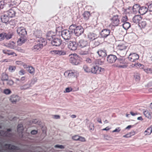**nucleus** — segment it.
I'll return each instance as SVG.
<instances>
[{"mask_svg": "<svg viewBox=\"0 0 152 152\" xmlns=\"http://www.w3.org/2000/svg\"><path fill=\"white\" fill-rule=\"evenodd\" d=\"M20 97L15 94L12 95L10 97V100L12 103H15L20 100Z\"/></svg>", "mask_w": 152, "mask_h": 152, "instance_id": "f3484780", "label": "nucleus"}, {"mask_svg": "<svg viewBox=\"0 0 152 152\" xmlns=\"http://www.w3.org/2000/svg\"><path fill=\"white\" fill-rule=\"evenodd\" d=\"M8 2L11 5H13L19 4L20 0H9Z\"/></svg>", "mask_w": 152, "mask_h": 152, "instance_id": "a19ab883", "label": "nucleus"}, {"mask_svg": "<svg viewBox=\"0 0 152 152\" xmlns=\"http://www.w3.org/2000/svg\"><path fill=\"white\" fill-rule=\"evenodd\" d=\"M55 148H58L60 149H63L64 148V146L62 145H56L54 146Z\"/></svg>", "mask_w": 152, "mask_h": 152, "instance_id": "864d4df0", "label": "nucleus"}, {"mask_svg": "<svg viewBox=\"0 0 152 152\" xmlns=\"http://www.w3.org/2000/svg\"><path fill=\"white\" fill-rule=\"evenodd\" d=\"M104 69L98 66H94L91 69V72L94 74H99L104 72Z\"/></svg>", "mask_w": 152, "mask_h": 152, "instance_id": "7ed1b4c3", "label": "nucleus"}, {"mask_svg": "<svg viewBox=\"0 0 152 152\" xmlns=\"http://www.w3.org/2000/svg\"><path fill=\"white\" fill-rule=\"evenodd\" d=\"M117 59L116 56L110 55L108 56L107 58V62L110 64H112L115 62Z\"/></svg>", "mask_w": 152, "mask_h": 152, "instance_id": "f8f14e48", "label": "nucleus"}, {"mask_svg": "<svg viewBox=\"0 0 152 152\" xmlns=\"http://www.w3.org/2000/svg\"><path fill=\"white\" fill-rule=\"evenodd\" d=\"M147 11V9L146 7H143L140 8L139 13L141 15H143L145 14Z\"/></svg>", "mask_w": 152, "mask_h": 152, "instance_id": "7c9ffc66", "label": "nucleus"}, {"mask_svg": "<svg viewBox=\"0 0 152 152\" xmlns=\"http://www.w3.org/2000/svg\"><path fill=\"white\" fill-rule=\"evenodd\" d=\"M83 18L85 20H88L89 19L91 15L89 12H84L83 14Z\"/></svg>", "mask_w": 152, "mask_h": 152, "instance_id": "e433bc0d", "label": "nucleus"}, {"mask_svg": "<svg viewBox=\"0 0 152 152\" xmlns=\"http://www.w3.org/2000/svg\"><path fill=\"white\" fill-rule=\"evenodd\" d=\"M61 36L65 40L69 39L71 35L69 31L68 30H64L61 31Z\"/></svg>", "mask_w": 152, "mask_h": 152, "instance_id": "0eeeda50", "label": "nucleus"}, {"mask_svg": "<svg viewBox=\"0 0 152 152\" xmlns=\"http://www.w3.org/2000/svg\"><path fill=\"white\" fill-rule=\"evenodd\" d=\"M16 68L15 66L10 65L9 66L8 70L10 72L12 73L15 72Z\"/></svg>", "mask_w": 152, "mask_h": 152, "instance_id": "37998d69", "label": "nucleus"}, {"mask_svg": "<svg viewBox=\"0 0 152 152\" xmlns=\"http://www.w3.org/2000/svg\"><path fill=\"white\" fill-rule=\"evenodd\" d=\"M28 71L31 74H34L35 72V69L34 68L31 66H28L27 69Z\"/></svg>", "mask_w": 152, "mask_h": 152, "instance_id": "4c0bfd02", "label": "nucleus"}, {"mask_svg": "<svg viewBox=\"0 0 152 152\" xmlns=\"http://www.w3.org/2000/svg\"><path fill=\"white\" fill-rule=\"evenodd\" d=\"M152 132V126L148 128L145 131L144 134L145 135H149Z\"/></svg>", "mask_w": 152, "mask_h": 152, "instance_id": "bb28decb", "label": "nucleus"}, {"mask_svg": "<svg viewBox=\"0 0 152 152\" xmlns=\"http://www.w3.org/2000/svg\"><path fill=\"white\" fill-rule=\"evenodd\" d=\"M15 64L17 65H22L23 64V62L21 61H15Z\"/></svg>", "mask_w": 152, "mask_h": 152, "instance_id": "0e129e2a", "label": "nucleus"}, {"mask_svg": "<svg viewBox=\"0 0 152 152\" xmlns=\"http://www.w3.org/2000/svg\"><path fill=\"white\" fill-rule=\"evenodd\" d=\"M72 88L71 87H67L65 89V91H64V93H69L72 91Z\"/></svg>", "mask_w": 152, "mask_h": 152, "instance_id": "09e8293b", "label": "nucleus"}, {"mask_svg": "<svg viewBox=\"0 0 152 152\" xmlns=\"http://www.w3.org/2000/svg\"><path fill=\"white\" fill-rule=\"evenodd\" d=\"M15 49L18 52L20 53H24V50L22 49L20 47H17L16 48H15Z\"/></svg>", "mask_w": 152, "mask_h": 152, "instance_id": "603ef678", "label": "nucleus"}, {"mask_svg": "<svg viewBox=\"0 0 152 152\" xmlns=\"http://www.w3.org/2000/svg\"><path fill=\"white\" fill-rule=\"evenodd\" d=\"M113 66L114 67H117L120 68H126L127 66V64L123 60H118L117 64H113Z\"/></svg>", "mask_w": 152, "mask_h": 152, "instance_id": "39448f33", "label": "nucleus"}, {"mask_svg": "<svg viewBox=\"0 0 152 152\" xmlns=\"http://www.w3.org/2000/svg\"><path fill=\"white\" fill-rule=\"evenodd\" d=\"M70 31L72 32H73L77 36H79L83 34L84 32L83 28L80 26H76L74 25H71L69 27Z\"/></svg>", "mask_w": 152, "mask_h": 152, "instance_id": "f257e3e1", "label": "nucleus"}, {"mask_svg": "<svg viewBox=\"0 0 152 152\" xmlns=\"http://www.w3.org/2000/svg\"><path fill=\"white\" fill-rule=\"evenodd\" d=\"M146 23L145 21H142L139 23L138 25L141 28H144L146 26Z\"/></svg>", "mask_w": 152, "mask_h": 152, "instance_id": "58836bf2", "label": "nucleus"}, {"mask_svg": "<svg viewBox=\"0 0 152 152\" xmlns=\"http://www.w3.org/2000/svg\"><path fill=\"white\" fill-rule=\"evenodd\" d=\"M25 71L22 69H21L18 72L19 75L20 76L23 75L25 74Z\"/></svg>", "mask_w": 152, "mask_h": 152, "instance_id": "6e6d98bb", "label": "nucleus"}, {"mask_svg": "<svg viewBox=\"0 0 152 152\" xmlns=\"http://www.w3.org/2000/svg\"><path fill=\"white\" fill-rule=\"evenodd\" d=\"M110 33V31L109 30L104 29L101 32V34L103 37H106L108 36Z\"/></svg>", "mask_w": 152, "mask_h": 152, "instance_id": "5701e85b", "label": "nucleus"}, {"mask_svg": "<svg viewBox=\"0 0 152 152\" xmlns=\"http://www.w3.org/2000/svg\"><path fill=\"white\" fill-rule=\"evenodd\" d=\"M127 47V44L124 40L118 41L117 48L118 50H124L126 49Z\"/></svg>", "mask_w": 152, "mask_h": 152, "instance_id": "423d86ee", "label": "nucleus"}, {"mask_svg": "<svg viewBox=\"0 0 152 152\" xmlns=\"http://www.w3.org/2000/svg\"><path fill=\"white\" fill-rule=\"evenodd\" d=\"M121 130V129L120 127L116 128L114 130L112 131V132H117L119 133Z\"/></svg>", "mask_w": 152, "mask_h": 152, "instance_id": "680f3d73", "label": "nucleus"}, {"mask_svg": "<svg viewBox=\"0 0 152 152\" xmlns=\"http://www.w3.org/2000/svg\"><path fill=\"white\" fill-rule=\"evenodd\" d=\"M7 81V84L9 86H11L13 85L14 82L13 80L11 79L8 80Z\"/></svg>", "mask_w": 152, "mask_h": 152, "instance_id": "de8ad7c7", "label": "nucleus"}, {"mask_svg": "<svg viewBox=\"0 0 152 152\" xmlns=\"http://www.w3.org/2000/svg\"><path fill=\"white\" fill-rule=\"evenodd\" d=\"M71 70H67L64 73V75L67 79L70 80Z\"/></svg>", "mask_w": 152, "mask_h": 152, "instance_id": "2f4dec72", "label": "nucleus"}, {"mask_svg": "<svg viewBox=\"0 0 152 152\" xmlns=\"http://www.w3.org/2000/svg\"><path fill=\"white\" fill-rule=\"evenodd\" d=\"M5 37H6L7 39H10L12 37V35L10 34H5Z\"/></svg>", "mask_w": 152, "mask_h": 152, "instance_id": "338daca9", "label": "nucleus"}, {"mask_svg": "<svg viewBox=\"0 0 152 152\" xmlns=\"http://www.w3.org/2000/svg\"><path fill=\"white\" fill-rule=\"evenodd\" d=\"M5 36V33H2L0 34V41H1L4 39Z\"/></svg>", "mask_w": 152, "mask_h": 152, "instance_id": "bf43d9fd", "label": "nucleus"}, {"mask_svg": "<svg viewBox=\"0 0 152 152\" xmlns=\"http://www.w3.org/2000/svg\"><path fill=\"white\" fill-rule=\"evenodd\" d=\"M79 46L81 48L88 47L89 44L87 41L84 39H81L79 42Z\"/></svg>", "mask_w": 152, "mask_h": 152, "instance_id": "2eb2a0df", "label": "nucleus"}, {"mask_svg": "<svg viewBox=\"0 0 152 152\" xmlns=\"http://www.w3.org/2000/svg\"><path fill=\"white\" fill-rule=\"evenodd\" d=\"M47 38L49 40H51L56 37V33L52 31L48 32L47 34Z\"/></svg>", "mask_w": 152, "mask_h": 152, "instance_id": "4468645a", "label": "nucleus"}, {"mask_svg": "<svg viewBox=\"0 0 152 152\" xmlns=\"http://www.w3.org/2000/svg\"><path fill=\"white\" fill-rule=\"evenodd\" d=\"M83 68L84 72L86 73H89L91 72V69H90L89 67L86 65H84L83 66Z\"/></svg>", "mask_w": 152, "mask_h": 152, "instance_id": "f704fd0d", "label": "nucleus"}, {"mask_svg": "<svg viewBox=\"0 0 152 152\" xmlns=\"http://www.w3.org/2000/svg\"><path fill=\"white\" fill-rule=\"evenodd\" d=\"M78 141L82 142H84L86 141V139L84 137L79 136Z\"/></svg>", "mask_w": 152, "mask_h": 152, "instance_id": "69168bd1", "label": "nucleus"}, {"mask_svg": "<svg viewBox=\"0 0 152 152\" xmlns=\"http://www.w3.org/2000/svg\"><path fill=\"white\" fill-rule=\"evenodd\" d=\"M112 25L113 26H117L119 22V20L117 16H113L110 19Z\"/></svg>", "mask_w": 152, "mask_h": 152, "instance_id": "9b49d317", "label": "nucleus"}, {"mask_svg": "<svg viewBox=\"0 0 152 152\" xmlns=\"http://www.w3.org/2000/svg\"><path fill=\"white\" fill-rule=\"evenodd\" d=\"M3 93L7 95H9L11 93V90L9 89H4L3 91Z\"/></svg>", "mask_w": 152, "mask_h": 152, "instance_id": "49530a36", "label": "nucleus"}, {"mask_svg": "<svg viewBox=\"0 0 152 152\" xmlns=\"http://www.w3.org/2000/svg\"><path fill=\"white\" fill-rule=\"evenodd\" d=\"M85 61L88 64H90L91 63L93 64V63L92 60L88 58H86Z\"/></svg>", "mask_w": 152, "mask_h": 152, "instance_id": "3c124183", "label": "nucleus"}, {"mask_svg": "<svg viewBox=\"0 0 152 152\" xmlns=\"http://www.w3.org/2000/svg\"><path fill=\"white\" fill-rule=\"evenodd\" d=\"M127 20V18L126 16H125L123 17L121 20L122 22H126V21Z\"/></svg>", "mask_w": 152, "mask_h": 152, "instance_id": "774afa93", "label": "nucleus"}, {"mask_svg": "<svg viewBox=\"0 0 152 152\" xmlns=\"http://www.w3.org/2000/svg\"><path fill=\"white\" fill-rule=\"evenodd\" d=\"M18 131L19 132H22L23 130V127L22 124H19L18 126Z\"/></svg>", "mask_w": 152, "mask_h": 152, "instance_id": "5fc2aeb1", "label": "nucleus"}, {"mask_svg": "<svg viewBox=\"0 0 152 152\" xmlns=\"http://www.w3.org/2000/svg\"><path fill=\"white\" fill-rule=\"evenodd\" d=\"M139 58V55L135 53H131L128 56L129 60L132 62H134L136 60L138 59Z\"/></svg>", "mask_w": 152, "mask_h": 152, "instance_id": "1a4fd4ad", "label": "nucleus"}, {"mask_svg": "<svg viewBox=\"0 0 152 152\" xmlns=\"http://www.w3.org/2000/svg\"><path fill=\"white\" fill-rule=\"evenodd\" d=\"M86 125L91 130H93L94 128V124L90 122L88 119H86L85 121Z\"/></svg>", "mask_w": 152, "mask_h": 152, "instance_id": "6ab92c4d", "label": "nucleus"}, {"mask_svg": "<svg viewBox=\"0 0 152 152\" xmlns=\"http://www.w3.org/2000/svg\"><path fill=\"white\" fill-rule=\"evenodd\" d=\"M7 13L10 18H13L15 15L16 12L14 10L11 9L7 12Z\"/></svg>", "mask_w": 152, "mask_h": 152, "instance_id": "4be33fe9", "label": "nucleus"}, {"mask_svg": "<svg viewBox=\"0 0 152 152\" xmlns=\"http://www.w3.org/2000/svg\"><path fill=\"white\" fill-rule=\"evenodd\" d=\"M5 45L11 48L15 49V44L14 42H12L6 43Z\"/></svg>", "mask_w": 152, "mask_h": 152, "instance_id": "c85d7f7f", "label": "nucleus"}, {"mask_svg": "<svg viewBox=\"0 0 152 152\" xmlns=\"http://www.w3.org/2000/svg\"><path fill=\"white\" fill-rule=\"evenodd\" d=\"M145 116L149 119L151 118V112L148 110H145L143 112Z\"/></svg>", "mask_w": 152, "mask_h": 152, "instance_id": "393cba45", "label": "nucleus"}, {"mask_svg": "<svg viewBox=\"0 0 152 152\" xmlns=\"http://www.w3.org/2000/svg\"><path fill=\"white\" fill-rule=\"evenodd\" d=\"M26 81V77L25 76L21 77L20 78V82L21 83H23Z\"/></svg>", "mask_w": 152, "mask_h": 152, "instance_id": "052dcab7", "label": "nucleus"}, {"mask_svg": "<svg viewBox=\"0 0 152 152\" xmlns=\"http://www.w3.org/2000/svg\"><path fill=\"white\" fill-rule=\"evenodd\" d=\"M140 8L139 5L137 4L134 5L133 7V10L134 13L136 14L138 12L139 13Z\"/></svg>", "mask_w": 152, "mask_h": 152, "instance_id": "c756f323", "label": "nucleus"}, {"mask_svg": "<svg viewBox=\"0 0 152 152\" xmlns=\"http://www.w3.org/2000/svg\"><path fill=\"white\" fill-rule=\"evenodd\" d=\"M30 83H26L20 86V89L21 90H24L28 89L31 87Z\"/></svg>", "mask_w": 152, "mask_h": 152, "instance_id": "412c9836", "label": "nucleus"}, {"mask_svg": "<svg viewBox=\"0 0 152 152\" xmlns=\"http://www.w3.org/2000/svg\"><path fill=\"white\" fill-rule=\"evenodd\" d=\"M132 20L134 23L139 24L140 21L142 20V18L140 15H136L133 17Z\"/></svg>", "mask_w": 152, "mask_h": 152, "instance_id": "b1692460", "label": "nucleus"}, {"mask_svg": "<svg viewBox=\"0 0 152 152\" xmlns=\"http://www.w3.org/2000/svg\"><path fill=\"white\" fill-rule=\"evenodd\" d=\"M50 53L52 55H57V50H53L50 51Z\"/></svg>", "mask_w": 152, "mask_h": 152, "instance_id": "e2e57ef3", "label": "nucleus"}, {"mask_svg": "<svg viewBox=\"0 0 152 152\" xmlns=\"http://www.w3.org/2000/svg\"><path fill=\"white\" fill-rule=\"evenodd\" d=\"M97 53L99 56L102 57H104L107 55L106 52L104 50H99L97 52Z\"/></svg>", "mask_w": 152, "mask_h": 152, "instance_id": "aec40b11", "label": "nucleus"}, {"mask_svg": "<svg viewBox=\"0 0 152 152\" xmlns=\"http://www.w3.org/2000/svg\"><path fill=\"white\" fill-rule=\"evenodd\" d=\"M26 41L25 37H21L17 41V44L19 45H21L24 43Z\"/></svg>", "mask_w": 152, "mask_h": 152, "instance_id": "cd10ccee", "label": "nucleus"}, {"mask_svg": "<svg viewBox=\"0 0 152 152\" xmlns=\"http://www.w3.org/2000/svg\"><path fill=\"white\" fill-rule=\"evenodd\" d=\"M77 44L75 42L70 41L68 44V48L71 50L75 51L77 48Z\"/></svg>", "mask_w": 152, "mask_h": 152, "instance_id": "6e6552de", "label": "nucleus"}, {"mask_svg": "<svg viewBox=\"0 0 152 152\" xmlns=\"http://www.w3.org/2000/svg\"><path fill=\"white\" fill-rule=\"evenodd\" d=\"M40 40L42 42L41 43L40 42L39 44H37L35 45L33 48V50L35 52H38L43 47V43H44L45 39L42 38L40 39Z\"/></svg>", "mask_w": 152, "mask_h": 152, "instance_id": "20e7f679", "label": "nucleus"}, {"mask_svg": "<svg viewBox=\"0 0 152 152\" xmlns=\"http://www.w3.org/2000/svg\"><path fill=\"white\" fill-rule=\"evenodd\" d=\"M135 134V132L132 131L124 135L123 136V137L128 138L131 137L132 136H134Z\"/></svg>", "mask_w": 152, "mask_h": 152, "instance_id": "72a5a7b5", "label": "nucleus"}, {"mask_svg": "<svg viewBox=\"0 0 152 152\" xmlns=\"http://www.w3.org/2000/svg\"><path fill=\"white\" fill-rule=\"evenodd\" d=\"M62 30V27H59L56 28V31L54 32L56 34L59 33Z\"/></svg>", "mask_w": 152, "mask_h": 152, "instance_id": "4d7b16f0", "label": "nucleus"}, {"mask_svg": "<svg viewBox=\"0 0 152 152\" xmlns=\"http://www.w3.org/2000/svg\"><path fill=\"white\" fill-rule=\"evenodd\" d=\"M130 23L127 22L124 23L123 24V27L125 30H127L129 29L130 27Z\"/></svg>", "mask_w": 152, "mask_h": 152, "instance_id": "c9c22d12", "label": "nucleus"}, {"mask_svg": "<svg viewBox=\"0 0 152 152\" xmlns=\"http://www.w3.org/2000/svg\"><path fill=\"white\" fill-rule=\"evenodd\" d=\"M65 51L62 50H57V55H64L66 54Z\"/></svg>", "mask_w": 152, "mask_h": 152, "instance_id": "a18cd8bd", "label": "nucleus"}, {"mask_svg": "<svg viewBox=\"0 0 152 152\" xmlns=\"http://www.w3.org/2000/svg\"><path fill=\"white\" fill-rule=\"evenodd\" d=\"M143 70L147 74H152V68H148L145 67Z\"/></svg>", "mask_w": 152, "mask_h": 152, "instance_id": "473e14b6", "label": "nucleus"}, {"mask_svg": "<svg viewBox=\"0 0 152 152\" xmlns=\"http://www.w3.org/2000/svg\"><path fill=\"white\" fill-rule=\"evenodd\" d=\"M79 73L76 70H71L70 79L71 80L72 78H77L79 76Z\"/></svg>", "mask_w": 152, "mask_h": 152, "instance_id": "a211bd4d", "label": "nucleus"}, {"mask_svg": "<svg viewBox=\"0 0 152 152\" xmlns=\"http://www.w3.org/2000/svg\"><path fill=\"white\" fill-rule=\"evenodd\" d=\"M132 12L131 7H129L124 10V12L126 14H130Z\"/></svg>", "mask_w": 152, "mask_h": 152, "instance_id": "8fccbe9b", "label": "nucleus"}, {"mask_svg": "<svg viewBox=\"0 0 152 152\" xmlns=\"http://www.w3.org/2000/svg\"><path fill=\"white\" fill-rule=\"evenodd\" d=\"M3 52L5 54H7L8 55H13L14 56H17V54L13 52H10V51L6 50H3Z\"/></svg>", "mask_w": 152, "mask_h": 152, "instance_id": "a878e982", "label": "nucleus"}, {"mask_svg": "<svg viewBox=\"0 0 152 152\" xmlns=\"http://www.w3.org/2000/svg\"><path fill=\"white\" fill-rule=\"evenodd\" d=\"M79 136L78 135H75L72 137V139L74 140L78 141Z\"/></svg>", "mask_w": 152, "mask_h": 152, "instance_id": "13d9d810", "label": "nucleus"}, {"mask_svg": "<svg viewBox=\"0 0 152 152\" xmlns=\"http://www.w3.org/2000/svg\"><path fill=\"white\" fill-rule=\"evenodd\" d=\"M61 39L56 37L52 40L51 44L53 46H59L61 44Z\"/></svg>", "mask_w": 152, "mask_h": 152, "instance_id": "ddd939ff", "label": "nucleus"}, {"mask_svg": "<svg viewBox=\"0 0 152 152\" xmlns=\"http://www.w3.org/2000/svg\"><path fill=\"white\" fill-rule=\"evenodd\" d=\"M17 31L18 34L21 36L24 37L27 34V32L25 29L22 27L18 28Z\"/></svg>", "mask_w": 152, "mask_h": 152, "instance_id": "9d476101", "label": "nucleus"}, {"mask_svg": "<svg viewBox=\"0 0 152 152\" xmlns=\"http://www.w3.org/2000/svg\"><path fill=\"white\" fill-rule=\"evenodd\" d=\"M9 79L8 75L6 73H3L1 76V80L3 81H7Z\"/></svg>", "mask_w": 152, "mask_h": 152, "instance_id": "ea45409f", "label": "nucleus"}, {"mask_svg": "<svg viewBox=\"0 0 152 152\" xmlns=\"http://www.w3.org/2000/svg\"><path fill=\"white\" fill-rule=\"evenodd\" d=\"M95 35L93 33H89L88 35V38L91 40H92L95 39Z\"/></svg>", "mask_w": 152, "mask_h": 152, "instance_id": "79ce46f5", "label": "nucleus"}, {"mask_svg": "<svg viewBox=\"0 0 152 152\" xmlns=\"http://www.w3.org/2000/svg\"><path fill=\"white\" fill-rule=\"evenodd\" d=\"M10 17L8 16L7 15H4L1 17V22L5 24L8 23L10 21Z\"/></svg>", "mask_w": 152, "mask_h": 152, "instance_id": "dca6fc26", "label": "nucleus"}, {"mask_svg": "<svg viewBox=\"0 0 152 152\" xmlns=\"http://www.w3.org/2000/svg\"><path fill=\"white\" fill-rule=\"evenodd\" d=\"M69 61L73 65H77L80 61L78 56L75 53L71 54L69 55Z\"/></svg>", "mask_w": 152, "mask_h": 152, "instance_id": "f03ea898", "label": "nucleus"}, {"mask_svg": "<svg viewBox=\"0 0 152 152\" xmlns=\"http://www.w3.org/2000/svg\"><path fill=\"white\" fill-rule=\"evenodd\" d=\"M134 66L137 68L142 69L143 70L145 67V66L139 63L135 64H134Z\"/></svg>", "mask_w": 152, "mask_h": 152, "instance_id": "c03bdc74", "label": "nucleus"}]
</instances>
